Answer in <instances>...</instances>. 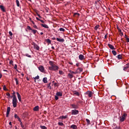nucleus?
Returning <instances> with one entry per match:
<instances>
[{
	"instance_id": "nucleus-32",
	"label": "nucleus",
	"mask_w": 129,
	"mask_h": 129,
	"mask_svg": "<svg viewBox=\"0 0 129 129\" xmlns=\"http://www.w3.org/2000/svg\"><path fill=\"white\" fill-rule=\"evenodd\" d=\"M58 125H60L61 126L64 125V124L62 122H59L58 123Z\"/></svg>"
},
{
	"instance_id": "nucleus-51",
	"label": "nucleus",
	"mask_w": 129,
	"mask_h": 129,
	"mask_svg": "<svg viewBox=\"0 0 129 129\" xmlns=\"http://www.w3.org/2000/svg\"><path fill=\"white\" fill-rule=\"evenodd\" d=\"M9 35L10 36H13V33H12L11 31L9 32Z\"/></svg>"
},
{
	"instance_id": "nucleus-30",
	"label": "nucleus",
	"mask_w": 129,
	"mask_h": 129,
	"mask_svg": "<svg viewBox=\"0 0 129 129\" xmlns=\"http://www.w3.org/2000/svg\"><path fill=\"white\" fill-rule=\"evenodd\" d=\"M59 31L60 32H65V29L64 28H59Z\"/></svg>"
},
{
	"instance_id": "nucleus-59",
	"label": "nucleus",
	"mask_w": 129,
	"mask_h": 129,
	"mask_svg": "<svg viewBox=\"0 0 129 129\" xmlns=\"http://www.w3.org/2000/svg\"><path fill=\"white\" fill-rule=\"evenodd\" d=\"M2 77H3V75H2V74H0V79L1 78H2Z\"/></svg>"
},
{
	"instance_id": "nucleus-37",
	"label": "nucleus",
	"mask_w": 129,
	"mask_h": 129,
	"mask_svg": "<svg viewBox=\"0 0 129 129\" xmlns=\"http://www.w3.org/2000/svg\"><path fill=\"white\" fill-rule=\"evenodd\" d=\"M40 127H41V128H42V129H47V127H46V126H42V125H41V126H40Z\"/></svg>"
},
{
	"instance_id": "nucleus-19",
	"label": "nucleus",
	"mask_w": 129,
	"mask_h": 129,
	"mask_svg": "<svg viewBox=\"0 0 129 129\" xmlns=\"http://www.w3.org/2000/svg\"><path fill=\"white\" fill-rule=\"evenodd\" d=\"M56 40L58 42H64V39L62 38V39H60L58 38H56Z\"/></svg>"
},
{
	"instance_id": "nucleus-38",
	"label": "nucleus",
	"mask_w": 129,
	"mask_h": 129,
	"mask_svg": "<svg viewBox=\"0 0 129 129\" xmlns=\"http://www.w3.org/2000/svg\"><path fill=\"white\" fill-rule=\"evenodd\" d=\"M74 16H77V17H79L80 15L79 13H74Z\"/></svg>"
},
{
	"instance_id": "nucleus-57",
	"label": "nucleus",
	"mask_w": 129,
	"mask_h": 129,
	"mask_svg": "<svg viewBox=\"0 0 129 129\" xmlns=\"http://www.w3.org/2000/svg\"><path fill=\"white\" fill-rule=\"evenodd\" d=\"M54 86H57V83H55L54 84Z\"/></svg>"
},
{
	"instance_id": "nucleus-20",
	"label": "nucleus",
	"mask_w": 129,
	"mask_h": 129,
	"mask_svg": "<svg viewBox=\"0 0 129 129\" xmlns=\"http://www.w3.org/2000/svg\"><path fill=\"white\" fill-rule=\"evenodd\" d=\"M71 106L73 108H75V109L78 108V106H77V105H75V104H72Z\"/></svg>"
},
{
	"instance_id": "nucleus-53",
	"label": "nucleus",
	"mask_w": 129,
	"mask_h": 129,
	"mask_svg": "<svg viewBox=\"0 0 129 129\" xmlns=\"http://www.w3.org/2000/svg\"><path fill=\"white\" fill-rule=\"evenodd\" d=\"M26 56H27V57H29V58H31V55H29V54H26Z\"/></svg>"
},
{
	"instance_id": "nucleus-13",
	"label": "nucleus",
	"mask_w": 129,
	"mask_h": 129,
	"mask_svg": "<svg viewBox=\"0 0 129 129\" xmlns=\"http://www.w3.org/2000/svg\"><path fill=\"white\" fill-rule=\"evenodd\" d=\"M73 94L77 95V96H79V95H80V93L76 91H73Z\"/></svg>"
},
{
	"instance_id": "nucleus-34",
	"label": "nucleus",
	"mask_w": 129,
	"mask_h": 129,
	"mask_svg": "<svg viewBox=\"0 0 129 129\" xmlns=\"http://www.w3.org/2000/svg\"><path fill=\"white\" fill-rule=\"evenodd\" d=\"M47 43H48L49 44H51V40L49 39H46Z\"/></svg>"
},
{
	"instance_id": "nucleus-43",
	"label": "nucleus",
	"mask_w": 129,
	"mask_h": 129,
	"mask_svg": "<svg viewBox=\"0 0 129 129\" xmlns=\"http://www.w3.org/2000/svg\"><path fill=\"white\" fill-rule=\"evenodd\" d=\"M20 125H21V127H22V128H24V124H23V122H21V123H20Z\"/></svg>"
},
{
	"instance_id": "nucleus-44",
	"label": "nucleus",
	"mask_w": 129,
	"mask_h": 129,
	"mask_svg": "<svg viewBox=\"0 0 129 129\" xmlns=\"http://www.w3.org/2000/svg\"><path fill=\"white\" fill-rule=\"evenodd\" d=\"M55 100H58L59 99V98L58 97V96H55Z\"/></svg>"
},
{
	"instance_id": "nucleus-49",
	"label": "nucleus",
	"mask_w": 129,
	"mask_h": 129,
	"mask_svg": "<svg viewBox=\"0 0 129 129\" xmlns=\"http://www.w3.org/2000/svg\"><path fill=\"white\" fill-rule=\"evenodd\" d=\"M18 68V66L17 64H15L14 66V69H17Z\"/></svg>"
},
{
	"instance_id": "nucleus-3",
	"label": "nucleus",
	"mask_w": 129,
	"mask_h": 129,
	"mask_svg": "<svg viewBox=\"0 0 129 129\" xmlns=\"http://www.w3.org/2000/svg\"><path fill=\"white\" fill-rule=\"evenodd\" d=\"M38 69L40 72L43 73L44 71H45V68H44V67L43 66H40L38 67Z\"/></svg>"
},
{
	"instance_id": "nucleus-47",
	"label": "nucleus",
	"mask_w": 129,
	"mask_h": 129,
	"mask_svg": "<svg viewBox=\"0 0 129 129\" xmlns=\"http://www.w3.org/2000/svg\"><path fill=\"white\" fill-rule=\"evenodd\" d=\"M126 42H127V43H129V38H128V37H126Z\"/></svg>"
},
{
	"instance_id": "nucleus-54",
	"label": "nucleus",
	"mask_w": 129,
	"mask_h": 129,
	"mask_svg": "<svg viewBox=\"0 0 129 129\" xmlns=\"http://www.w3.org/2000/svg\"><path fill=\"white\" fill-rule=\"evenodd\" d=\"M40 22H41V23H43V24H44V22L43 20H40Z\"/></svg>"
},
{
	"instance_id": "nucleus-23",
	"label": "nucleus",
	"mask_w": 129,
	"mask_h": 129,
	"mask_svg": "<svg viewBox=\"0 0 129 129\" xmlns=\"http://www.w3.org/2000/svg\"><path fill=\"white\" fill-rule=\"evenodd\" d=\"M70 74H72V75H73V74H77L76 72H73L71 70L69 71Z\"/></svg>"
},
{
	"instance_id": "nucleus-22",
	"label": "nucleus",
	"mask_w": 129,
	"mask_h": 129,
	"mask_svg": "<svg viewBox=\"0 0 129 129\" xmlns=\"http://www.w3.org/2000/svg\"><path fill=\"white\" fill-rule=\"evenodd\" d=\"M68 76L70 79H72V78H73V75H72L71 74L69 73Z\"/></svg>"
},
{
	"instance_id": "nucleus-55",
	"label": "nucleus",
	"mask_w": 129,
	"mask_h": 129,
	"mask_svg": "<svg viewBox=\"0 0 129 129\" xmlns=\"http://www.w3.org/2000/svg\"><path fill=\"white\" fill-rule=\"evenodd\" d=\"M13 60H10V64H13Z\"/></svg>"
},
{
	"instance_id": "nucleus-18",
	"label": "nucleus",
	"mask_w": 129,
	"mask_h": 129,
	"mask_svg": "<svg viewBox=\"0 0 129 129\" xmlns=\"http://www.w3.org/2000/svg\"><path fill=\"white\" fill-rule=\"evenodd\" d=\"M71 128L77 129V126L75 124H73L71 126Z\"/></svg>"
},
{
	"instance_id": "nucleus-14",
	"label": "nucleus",
	"mask_w": 129,
	"mask_h": 129,
	"mask_svg": "<svg viewBox=\"0 0 129 129\" xmlns=\"http://www.w3.org/2000/svg\"><path fill=\"white\" fill-rule=\"evenodd\" d=\"M56 95H57V96L61 97V96H62V94L61 92H57L56 93Z\"/></svg>"
},
{
	"instance_id": "nucleus-16",
	"label": "nucleus",
	"mask_w": 129,
	"mask_h": 129,
	"mask_svg": "<svg viewBox=\"0 0 129 129\" xmlns=\"http://www.w3.org/2000/svg\"><path fill=\"white\" fill-rule=\"evenodd\" d=\"M34 111H38L39 110V106H36L33 108Z\"/></svg>"
},
{
	"instance_id": "nucleus-21",
	"label": "nucleus",
	"mask_w": 129,
	"mask_h": 129,
	"mask_svg": "<svg viewBox=\"0 0 129 129\" xmlns=\"http://www.w3.org/2000/svg\"><path fill=\"white\" fill-rule=\"evenodd\" d=\"M0 9L3 11V12H6V10H5V7L3 5L0 6Z\"/></svg>"
},
{
	"instance_id": "nucleus-31",
	"label": "nucleus",
	"mask_w": 129,
	"mask_h": 129,
	"mask_svg": "<svg viewBox=\"0 0 129 129\" xmlns=\"http://www.w3.org/2000/svg\"><path fill=\"white\" fill-rule=\"evenodd\" d=\"M31 31H32V33H33V34H34L37 33V30H36L32 29Z\"/></svg>"
},
{
	"instance_id": "nucleus-24",
	"label": "nucleus",
	"mask_w": 129,
	"mask_h": 129,
	"mask_svg": "<svg viewBox=\"0 0 129 129\" xmlns=\"http://www.w3.org/2000/svg\"><path fill=\"white\" fill-rule=\"evenodd\" d=\"M43 82L44 83H47V82H48V81H47V78H44L43 79Z\"/></svg>"
},
{
	"instance_id": "nucleus-4",
	"label": "nucleus",
	"mask_w": 129,
	"mask_h": 129,
	"mask_svg": "<svg viewBox=\"0 0 129 129\" xmlns=\"http://www.w3.org/2000/svg\"><path fill=\"white\" fill-rule=\"evenodd\" d=\"M125 116H126V114H124L123 115H122V116L120 118V121L121 122L124 121V119H125Z\"/></svg>"
},
{
	"instance_id": "nucleus-41",
	"label": "nucleus",
	"mask_w": 129,
	"mask_h": 129,
	"mask_svg": "<svg viewBox=\"0 0 129 129\" xmlns=\"http://www.w3.org/2000/svg\"><path fill=\"white\" fill-rule=\"evenodd\" d=\"M59 74H60V75H63V71H59Z\"/></svg>"
},
{
	"instance_id": "nucleus-10",
	"label": "nucleus",
	"mask_w": 129,
	"mask_h": 129,
	"mask_svg": "<svg viewBox=\"0 0 129 129\" xmlns=\"http://www.w3.org/2000/svg\"><path fill=\"white\" fill-rule=\"evenodd\" d=\"M79 58L80 60H84V59H85V56H84V55H83L82 54H80L79 56Z\"/></svg>"
},
{
	"instance_id": "nucleus-36",
	"label": "nucleus",
	"mask_w": 129,
	"mask_h": 129,
	"mask_svg": "<svg viewBox=\"0 0 129 129\" xmlns=\"http://www.w3.org/2000/svg\"><path fill=\"white\" fill-rule=\"evenodd\" d=\"M14 117L15 118H17V119H18L20 117H19V116H18V115L17 114H15Z\"/></svg>"
},
{
	"instance_id": "nucleus-25",
	"label": "nucleus",
	"mask_w": 129,
	"mask_h": 129,
	"mask_svg": "<svg viewBox=\"0 0 129 129\" xmlns=\"http://www.w3.org/2000/svg\"><path fill=\"white\" fill-rule=\"evenodd\" d=\"M3 90L5 91H8L9 90L7 89V87H6V85L3 86Z\"/></svg>"
},
{
	"instance_id": "nucleus-7",
	"label": "nucleus",
	"mask_w": 129,
	"mask_h": 129,
	"mask_svg": "<svg viewBox=\"0 0 129 129\" xmlns=\"http://www.w3.org/2000/svg\"><path fill=\"white\" fill-rule=\"evenodd\" d=\"M10 111H11V107H8L7 111V114H6L7 117H9V114H10Z\"/></svg>"
},
{
	"instance_id": "nucleus-26",
	"label": "nucleus",
	"mask_w": 129,
	"mask_h": 129,
	"mask_svg": "<svg viewBox=\"0 0 129 129\" xmlns=\"http://www.w3.org/2000/svg\"><path fill=\"white\" fill-rule=\"evenodd\" d=\"M86 120L87 122V125H89V124H90V120H89V119H86Z\"/></svg>"
},
{
	"instance_id": "nucleus-5",
	"label": "nucleus",
	"mask_w": 129,
	"mask_h": 129,
	"mask_svg": "<svg viewBox=\"0 0 129 129\" xmlns=\"http://www.w3.org/2000/svg\"><path fill=\"white\" fill-rule=\"evenodd\" d=\"M82 71H83V69H82V68H78L77 69L76 73H77V74H78V73H81V72H82Z\"/></svg>"
},
{
	"instance_id": "nucleus-50",
	"label": "nucleus",
	"mask_w": 129,
	"mask_h": 129,
	"mask_svg": "<svg viewBox=\"0 0 129 129\" xmlns=\"http://www.w3.org/2000/svg\"><path fill=\"white\" fill-rule=\"evenodd\" d=\"M33 28H34V29H38V27L35 24L33 26Z\"/></svg>"
},
{
	"instance_id": "nucleus-48",
	"label": "nucleus",
	"mask_w": 129,
	"mask_h": 129,
	"mask_svg": "<svg viewBox=\"0 0 129 129\" xmlns=\"http://www.w3.org/2000/svg\"><path fill=\"white\" fill-rule=\"evenodd\" d=\"M13 93H12V94H13V96H14V95H15L16 94V92L15 91H14V90H13Z\"/></svg>"
},
{
	"instance_id": "nucleus-33",
	"label": "nucleus",
	"mask_w": 129,
	"mask_h": 129,
	"mask_svg": "<svg viewBox=\"0 0 129 129\" xmlns=\"http://www.w3.org/2000/svg\"><path fill=\"white\" fill-rule=\"evenodd\" d=\"M15 80L16 81V85H18L19 84V81H18V79H17L16 78H15Z\"/></svg>"
},
{
	"instance_id": "nucleus-35",
	"label": "nucleus",
	"mask_w": 129,
	"mask_h": 129,
	"mask_svg": "<svg viewBox=\"0 0 129 129\" xmlns=\"http://www.w3.org/2000/svg\"><path fill=\"white\" fill-rule=\"evenodd\" d=\"M99 28V25H97V26H96L95 27V30L96 31H97V29H98Z\"/></svg>"
},
{
	"instance_id": "nucleus-27",
	"label": "nucleus",
	"mask_w": 129,
	"mask_h": 129,
	"mask_svg": "<svg viewBox=\"0 0 129 129\" xmlns=\"http://www.w3.org/2000/svg\"><path fill=\"white\" fill-rule=\"evenodd\" d=\"M117 58L119 59H121L122 58V55H121V54H119L117 55Z\"/></svg>"
},
{
	"instance_id": "nucleus-56",
	"label": "nucleus",
	"mask_w": 129,
	"mask_h": 129,
	"mask_svg": "<svg viewBox=\"0 0 129 129\" xmlns=\"http://www.w3.org/2000/svg\"><path fill=\"white\" fill-rule=\"evenodd\" d=\"M121 36H123V33L122 32H120Z\"/></svg>"
},
{
	"instance_id": "nucleus-58",
	"label": "nucleus",
	"mask_w": 129,
	"mask_h": 129,
	"mask_svg": "<svg viewBox=\"0 0 129 129\" xmlns=\"http://www.w3.org/2000/svg\"><path fill=\"white\" fill-rule=\"evenodd\" d=\"M36 20H37V21H40L41 19H40L36 17Z\"/></svg>"
},
{
	"instance_id": "nucleus-62",
	"label": "nucleus",
	"mask_w": 129,
	"mask_h": 129,
	"mask_svg": "<svg viewBox=\"0 0 129 129\" xmlns=\"http://www.w3.org/2000/svg\"><path fill=\"white\" fill-rule=\"evenodd\" d=\"M31 23L33 24V25H35V22H34V21H31Z\"/></svg>"
},
{
	"instance_id": "nucleus-40",
	"label": "nucleus",
	"mask_w": 129,
	"mask_h": 129,
	"mask_svg": "<svg viewBox=\"0 0 129 129\" xmlns=\"http://www.w3.org/2000/svg\"><path fill=\"white\" fill-rule=\"evenodd\" d=\"M62 119H63V118L65 119V118H67V116H62L61 117H60Z\"/></svg>"
},
{
	"instance_id": "nucleus-15",
	"label": "nucleus",
	"mask_w": 129,
	"mask_h": 129,
	"mask_svg": "<svg viewBox=\"0 0 129 129\" xmlns=\"http://www.w3.org/2000/svg\"><path fill=\"white\" fill-rule=\"evenodd\" d=\"M128 68H129V66H128V63H127L126 64L125 67L123 68V70L125 71L126 70L128 69Z\"/></svg>"
},
{
	"instance_id": "nucleus-61",
	"label": "nucleus",
	"mask_w": 129,
	"mask_h": 129,
	"mask_svg": "<svg viewBox=\"0 0 129 129\" xmlns=\"http://www.w3.org/2000/svg\"><path fill=\"white\" fill-rule=\"evenodd\" d=\"M118 31V32H119V33H121V30L120 29H119Z\"/></svg>"
},
{
	"instance_id": "nucleus-63",
	"label": "nucleus",
	"mask_w": 129,
	"mask_h": 129,
	"mask_svg": "<svg viewBox=\"0 0 129 129\" xmlns=\"http://www.w3.org/2000/svg\"><path fill=\"white\" fill-rule=\"evenodd\" d=\"M51 48H52L53 50H54V49H55V48H54L53 46H52V47H51Z\"/></svg>"
},
{
	"instance_id": "nucleus-1",
	"label": "nucleus",
	"mask_w": 129,
	"mask_h": 129,
	"mask_svg": "<svg viewBox=\"0 0 129 129\" xmlns=\"http://www.w3.org/2000/svg\"><path fill=\"white\" fill-rule=\"evenodd\" d=\"M49 63L51 66V67H49V70H52L53 71H56L57 70H58V69H59V67L56 66V64H55L53 61H50L49 62Z\"/></svg>"
},
{
	"instance_id": "nucleus-11",
	"label": "nucleus",
	"mask_w": 129,
	"mask_h": 129,
	"mask_svg": "<svg viewBox=\"0 0 129 129\" xmlns=\"http://www.w3.org/2000/svg\"><path fill=\"white\" fill-rule=\"evenodd\" d=\"M108 46L110 48V49H111V50H115V48H114V46H113V45L108 44Z\"/></svg>"
},
{
	"instance_id": "nucleus-6",
	"label": "nucleus",
	"mask_w": 129,
	"mask_h": 129,
	"mask_svg": "<svg viewBox=\"0 0 129 129\" xmlns=\"http://www.w3.org/2000/svg\"><path fill=\"white\" fill-rule=\"evenodd\" d=\"M86 94H87L89 97H92V94H93V93L91 91H88L86 92Z\"/></svg>"
},
{
	"instance_id": "nucleus-64",
	"label": "nucleus",
	"mask_w": 129,
	"mask_h": 129,
	"mask_svg": "<svg viewBox=\"0 0 129 129\" xmlns=\"http://www.w3.org/2000/svg\"><path fill=\"white\" fill-rule=\"evenodd\" d=\"M37 16L39 17V18H41V16H40L38 14H37Z\"/></svg>"
},
{
	"instance_id": "nucleus-42",
	"label": "nucleus",
	"mask_w": 129,
	"mask_h": 129,
	"mask_svg": "<svg viewBox=\"0 0 129 129\" xmlns=\"http://www.w3.org/2000/svg\"><path fill=\"white\" fill-rule=\"evenodd\" d=\"M27 29H28V30H30L31 31H32V28H31V27L29 26H27Z\"/></svg>"
},
{
	"instance_id": "nucleus-45",
	"label": "nucleus",
	"mask_w": 129,
	"mask_h": 129,
	"mask_svg": "<svg viewBox=\"0 0 129 129\" xmlns=\"http://www.w3.org/2000/svg\"><path fill=\"white\" fill-rule=\"evenodd\" d=\"M6 95H7V96H9V97H10L11 96V94H10V93H7Z\"/></svg>"
},
{
	"instance_id": "nucleus-28",
	"label": "nucleus",
	"mask_w": 129,
	"mask_h": 129,
	"mask_svg": "<svg viewBox=\"0 0 129 129\" xmlns=\"http://www.w3.org/2000/svg\"><path fill=\"white\" fill-rule=\"evenodd\" d=\"M112 53L114 55V56H115L116 55V51L115 50H112Z\"/></svg>"
},
{
	"instance_id": "nucleus-17",
	"label": "nucleus",
	"mask_w": 129,
	"mask_h": 129,
	"mask_svg": "<svg viewBox=\"0 0 129 129\" xmlns=\"http://www.w3.org/2000/svg\"><path fill=\"white\" fill-rule=\"evenodd\" d=\"M42 27H43V28H45L46 29H49V26H48V25H47L46 24H41Z\"/></svg>"
},
{
	"instance_id": "nucleus-39",
	"label": "nucleus",
	"mask_w": 129,
	"mask_h": 129,
	"mask_svg": "<svg viewBox=\"0 0 129 129\" xmlns=\"http://www.w3.org/2000/svg\"><path fill=\"white\" fill-rule=\"evenodd\" d=\"M39 78H40V77H39V76H37L36 77H35L34 78L35 80H38V79H39Z\"/></svg>"
},
{
	"instance_id": "nucleus-9",
	"label": "nucleus",
	"mask_w": 129,
	"mask_h": 129,
	"mask_svg": "<svg viewBox=\"0 0 129 129\" xmlns=\"http://www.w3.org/2000/svg\"><path fill=\"white\" fill-rule=\"evenodd\" d=\"M33 45L34 49H36V50H39L40 49V47H39L36 43H34Z\"/></svg>"
},
{
	"instance_id": "nucleus-46",
	"label": "nucleus",
	"mask_w": 129,
	"mask_h": 129,
	"mask_svg": "<svg viewBox=\"0 0 129 129\" xmlns=\"http://www.w3.org/2000/svg\"><path fill=\"white\" fill-rule=\"evenodd\" d=\"M50 85H51V83H50L48 85V88H49V89H51V86Z\"/></svg>"
},
{
	"instance_id": "nucleus-2",
	"label": "nucleus",
	"mask_w": 129,
	"mask_h": 129,
	"mask_svg": "<svg viewBox=\"0 0 129 129\" xmlns=\"http://www.w3.org/2000/svg\"><path fill=\"white\" fill-rule=\"evenodd\" d=\"M11 97L13 98L12 104H13V107H17V104L18 103V99H17V97L16 96V95H14V96H12Z\"/></svg>"
},
{
	"instance_id": "nucleus-60",
	"label": "nucleus",
	"mask_w": 129,
	"mask_h": 129,
	"mask_svg": "<svg viewBox=\"0 0 129 129\" xmlns=\"http://www.w3.org/2000/svg\"><path fill=\"white\" fill-rule=\"evenodd\" d=\"M9 124H10V125H11V127H12V122H10Z\"/></svg>"
},
{
	"instance_id": "nucleus-8",
	"label": "nucleus",
	"mask_w": 129,
	"mask_h": 129,
	"mask_svg": "<svg viewBox=\"0 0 129 129\" xmlns=\"http://www.w3.org/2000/svg\"><path fill=\"white\" fill-rule=\"evenodd\" d=\"M79 112V111L77 110H73L72 111V114L73 115L78 114Z\"/></svg>"
},
{
	"instance_id": "nucleus-29",
	"label": "nucleus",
	"mask_w": 129,
	"mask_h": 129,
	"mask_svg": "<svg viewBox=\"0 0 129 129\" xmlns=\"http://www.w3.org/2000/svg\"><path fill=\"white\" fill-rule=\"evenodd\" d=\"M16 4L17 7H20V2H19V0H16Z\"/></svg>"
},
{
	"instance_id": "nucleus-12",
	"label": "nucleus",
	"mask_w": 129,
	"mask_h": 129,
	"mask_svg": "<svg viewBox=\"0 0 129 129\" xmlns=\"http://www.w3.org/2000/svg\"><path fill=\"white\" fill-rule=\"evenodd\" d=\"M17 97H18L19 101H21L22 99L21 98V95L20 94V93H19V92H17Z\"/></svg>"
},
{
	"instance_id": "nucleus-52",
	"label": "nucleus",
	"mask_w": 129,
	"mask_h": 129,
	"mask_svg": "<svg viewBox=\"0 0 129 129\" xmlns=\"http://www.w3.org/2000/svg\"><path fill=\"white\" fill-rule=\"evenodd\" d=\"M18 119L20 123L22 122V120H21V118L20 117Z\"/></svg>"
}]
</instances>
